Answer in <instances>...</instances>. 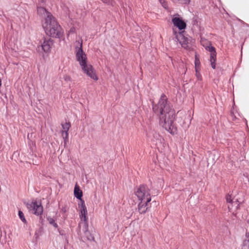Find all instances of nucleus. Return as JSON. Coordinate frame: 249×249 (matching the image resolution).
<instances>
[{"label": "nucleus", "mask_w": 249, "mask_h": 249, "mask_svg": "<svg viewBox=\"0 0 249 249\" xmlns=\"http://www.w3.org/2000/svg\"><path fill=\"white\" fill-rule=\"evenodd\" d=\"M74 196L77 198V199H79L80 201L79 203H81L82 201H84L82 199V191L80 189L79 187L77 186V185H76L74 187Z\"/></svg>", "instance_id": "14"}, {"label": "nucleus", "mask_w": 249, "mask_h": 249, "mask_svg": "<svg viewBox=\"0 0 249 249\" xmlns=\"http://www.w3.org/2000/svg\"><path fill=\"white\" fill-rule=\"evenodd\" d=\"M176 37L182 47L186 49L189 47L188 39L185 37L181 33L176 34Z\"/></svg>", "instance_id": "10"}, {"label": "nucleus", "mask_w": 249, "mask_h": 249, "mask_svg": "<svg viewBox=\"0 0 249 249\" xmlns=\"http://www.w3.org/2000/svg\"><path fill=\"white\" fill-rule=\"evenodd\" d=\"M246 238L244 240L242 249H249V233H246Z\"/></svg>", "instance_id": "15"}, {"label": "nucleus", "mask_w": 249, "mask_h": 249, "mask_svg": "<svg viewBox=\"0 0 249 249\" xmlns=\"http://www.w3.org/2000/svg\"><path fill=\"white\" fill-rule=\"evenodd\" d=\"M49 16L42 24L46 34L53 37L60 38L63 35L61 27L52 15Z\"/></svg>", "instance_id": "3"}, {"label": "nucleus", "mask_w": 249, "mask_h": 249, "mask_svg": "<svg viewBox=\"0 0 249 249\" xmlns=\"http://www.w3.org/2000/svg\"><path fill=\"white\" fill-rule=\"evenodd\" d=\"M148 202L141 201L138 205V210L140 213H144L147 210V205Z\"/></svg>", "instance_id": "13"}, {"label": "nucleus", "mask_w": 249, "mask_h": 249, "mask_svg": "<svg viewBox=\"0 0 249 249\" xmlns=\"http://www.w3.org/2000/svg\"><path fill=\"white\" fill-rule=\"evenodd\" d=\"M67 211V208L66 206L63 207L61 209V212L65 213Z\"/></svg>", "instance_id": "24"}, {"label": "nucleus", "mask_w": 249, "mask_h": 249, "mask_svg": "<svg viewBox=\"0 0 249 249\" xmlns=\"http://www.w3.org/2000/svg\"><path fill=\"white\" fill-rule=\"evenodd\" d=\"M80 47H76V58L83 71L88 76L94 80L97 81L98 78L97 76L95 71L92 66L87 63V58L86 54L82 50V42H79Z\"/></svg>", "instance_id": "2"}, {"label": "nucleus", "mask_w": 249, "mask_h": 249, "mask_svg": "<svg viewBox=\"0 0 249 249\" xmlns=\"http://www.w3.org/2000/svg\"><path fill=\"white\" fill-rule=\"evenodd\" d=\"M203 46L205 48V49L210 52L211 53V56H210V62L211 66L213 69H214L216 67V53L215 51V49L211 46V45L209 46H205L204 44H203Z\"/></svg>", "instance_id": "7"}, {"label": "nucleus", "mask_w": 249, "mask_h": 249, "mask_svg": "<svg viewBox=\"0 0 249 249\" xmlns=\"http://www.w3.org/2000/svg\"><path fill=\"white\" fill-rule=\"evenodd\" d=\"M172 21L174 25L179 30H184L186 27V23L180 18L175 17L172 18Z\"/></svg>", "instance_id": "9"}, {"label": "nucleus", "mask_w": 249, "mask_h": 249, "mask_svg": "<svg viewBox=\"0 0 249 249\" xmlns=\"http://www.w3.org/2000/svg\"><path fill=\"white\" fill-rule=\"evenodd\" d=\"M228 208L230 210H231V208L230 206H228Z\"/></svg>", "instance_id": "26"}, {"label": "nucleus", "mask_w": 249, "mask_h": 249, "mask_svg": "<svg viewBox=\"0 0 249 249\" xmlns=\"http://www.w3.org/2000/svg\"><path fill=\"white\" fill-rule=\"evenodd\" d=\"M78 207L80 209V217L82 222H87L86 215L87 214V208L84 201H82L81 203H78Z\"/></svg>", "instance_id": "8"}, {"label": "nucleus", "mask_w": 249, "mask_h": 249, "mask_svg": "<svg viewBox=\"0 0 249 249\" xmlns=\"http://www.w3.org/2000/svg\"><path fill=\"white\" fill-rule=\"evenodd\" d=\"M18 215H19V217L20 218V219H21V220L24 223H27V221H26V220L24 217V214L21 211H18Z\"/></svg>", "instance_id": "17"}, {"label": "nucleus", "mask_w": 249, "mask_h": 249, "mask_svg": "<svg viewBox=\"0 0 249 249\" xmlns=\"http://www.w3.org/2000/svg\"><path fill=\"white\" fill-rule=\"evenodd\" d=\"M196 77H197V79H198V80H199V79H201V76H200V73L198 72V71H197V68H196Z\"/></svg>", "instance_id": "23"}, {"label": "nucleus", "mask_w": 249, "mask_h": 249, "mask_svg": "<svg viewBox=\"0 0 249 249\" xmlns=\"http://www.w3.org/2000/svg\"><path fill=\"white\" fill-rule=\"evenodd\" d=\"M197 64H199V60H197L196 58V61H195V65H196V67Z\"/></svg>", "instance_id": "25"}, {"label": "nucleus", "mask_w": 249, "mask_h": 249, "mask_svg": "<svg viewBox=\"0 0 249 249\" xmlns=\"http://www.w3.org/2000/svg\"><path fill=\"white\" fill-rule=\"evenodd\" d=\"M53 45V41L51 39H45L41 45L42 50L44 52L48 53L51 51V48Z\"/></svg>", "instance_id": "11"}, {"label": "nucleus", "mask_w": 249, "mask_h": 249, "mask_svg": "<svg viewBox=\"0 0 249 249\" xmlns=\"http://www.w3.org/2000/svg\"><path fill=\"white\" fill-rule=\"evenodd\" d=\"M62 127L63 131L68 132L71 127V124L70 123L66 122L64 124H62Z\"/></svg>", "instance_id": "16"}, {"label": "nucleus", "mask_w": 249, "mask_h": 249, "mask_svg": "<svg viewBox=\"0 0 249 249\" xmlns=\"http://www.w3.org/2000/svg\"><path fill=\"white\" fill-rule=\"evenodd\" d=\"M27 208L30 211L36 215H41L43 211V208L41 203L36 201H33L30 204H28Z\"/></svg>", "instance_id": "5"}, {"label": "nucleus", "mask_w": 249, "mask_h": 249, "mask_svg": "<svg viewBox=\"0 0 249 249\" xmlns=\"http://www.w3.org/2000/svg\"><path fill=\"white\" fill-rule=\"evenodd\" d=\"M153 109L154 111V106H153Z\"/></svg>", "instance_id": "27"}, {"label": "nucleus", "mask_w": 249, "mask_h": 249, "mask_svg": "<svg viewBox=\"0 0 249 249\" xmlns=\"http://www.w3.org/2000/svg\"><path fill=\"white\" fill-rule=\"evenodd\" d=\"M103 2L107 3L108 4H112V0H101Z\"/></svg>", "instance_id": "22"}, {"label": "nucleus", "mask_w": 249, "mask_h": 249, "mask_svg": "<svg viewBox=\"0 0 249 249\" xmlns=\"http://www.w3.org/2000/svg\"><path fill=\"white\" fill-rule=\"evenodd\" d=\"M37 13L38 15L42 17H44L46 18H48L50 17V15H52L50 12L47 11V10L43 7H38Z\"/></svg>", "instance_id": "12"}, {"label": "nucleus", "mask_w": 249, "mask_h": 249, "mask_svg": "<svg viewBox=\"0 0 249 249\" xmlns=\"http://www.w3.org/2000/svg\"><path fill=\"white\" fill-rule=\"evenodd\" d=\"M62 135L63 139H64L65 143H66V141L68 140V132H65V131H62Z\"/></svg>", "instance_id": "20"}, {"label": "nucleus", "mask_w": 249, "mask_h": 249, "mask_svg": "<svg viewBox=\"0 0 249 249\" xmlns=\"http://www.w3.org/2000/svg\"><path fill=\"white\" fill-rule=\"evenodd\" d=\"M159 1L164 8H168V3L166 0H159Z\"/></svg>", "instance_id": "19"}, {"label": "nucleus", "mask_w": 249, "mask_h": 249, "mask_svg": "<svg viewBox=\"0 0 249 249\" xmlns=\"http://www.w3.org/2000/svg\"><path fill=\"white\" fill-rule=\"evenodd\" d=\"M157 109L160 112L159 125L172 135L177 133V128L174 124L175 112L168 103L167 98L162 94L159 101Z\"/></svg>", "instance_id": "1"}, {"label": "nucleus", "mask_w": 249, "mask_h": 249, "mask_svg": "<svg viewBox=\"0 0 249 249\" xmlns=\"http://www.w3.org/2000/svg\"><path fill=\"white\" fill-rule=\"evenodd\" d=\"M226 201L228 203H232V201L231 198V196L230 195H227L226 196Z\"/></svg>", "instance_id": "21"}, {"label": "nucleus", "mask_w": 249, "mask_h": 249, "mask_svg": "<svg viewBox=\"0 0 249 249\" xmlns=\"http://www.w3.org/2000/svg\"><path fill=\"white\" fill-rule=\"evenodd\" d=\"M48 220L49 221L50 224L53 226L55 228H57L58 227L57 224L55 222V220L52 217H48Z\"/></svg>", "instance_id": "18"}, {"label": "nucleus", "mask_w": 249, "mask_h": 249, "mask_svg": "<svg viewBox=\"0 0 249 249\" xmlns=\"http://www.w3.org/2000/svg\"><path fill=\"white\" fill-rule=\"evenodd\" d=\"M78 228L80 232H81L82 230L84 233V236L86 237L87 240L89 241L94 240V237L88 231V225L87 222H80L79 223Z\"/></svg>", "instance_id": "6"}, {"label": "nucleus", "mask_w": 249, "mask_h": 249, "mask_svg": "<svg viewBox=\"0 0 249 249\" xmlns=\"http://www.w3.org/2000/svg\"><path fill=\"white\" fill-rule=\"evenodd\" d=\"M135 193L140 201L150 202L151 200L149 189L143 185L140 186Z\"/></svg>", "instance_id": "4"}]
</instances>
